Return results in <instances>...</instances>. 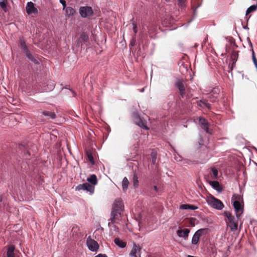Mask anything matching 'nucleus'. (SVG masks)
Returning a JSON list of instances; mask_svg holds the SVG:
<instances>
[{
	"mask_svg": "<svg viewBox=\"0 0 257 257\" xmlns=\"http://www.w3.org/2000/svg\"><path fill=\"white\" fill-rule=\"evenodd\" d=\"M224 214L227 218V220H226V222L231 231H236L238 227V220L239 219H237L236 217L235 218L230 212L228 211H225Z\"/></svg>",
	"mask_w": 257,
	"mask_h": 257,
	"instance_id": "1",
	"label": "nucleus"
},
{
	"mask_svg": "<svg viewBox=\"0 0 257 257\" xmlns=\"http://www.w3.org/2000/svg\"><path fill=\"white\" fill-rule=\"evenodd\" d=\"M207 202L211 206L218 210H221L224 207L223 203L213 196L208 198Z\"/></svg>",
	"mask_w": 257,
	"mask_h": 257,
	"instance_id": "2",
	"label": "nucleus"
},
{
	"mask_svg": "<svg viewBox=\"0 0 257 257\" xmlns=\"http://www.w3.org/2000/svg\"><path fill=\"white\" fill-rule=\"evenodd\" d=\"M133 116L134 122L136 124L142 128L146 130H149V127L147 125V121L145 120L142 119L137 112H134Z\"/></svg>",
	"mask_w": 257,
	"mask_h": 257,
	"instance_id": "3",
	"label": "nucleus"
},
{
	"mask_svg": "<svg viewBox=\"0 0 257 257\" xmlns=\"http://www.w3.org/2000/svg\"><path fill=\"white\" fill-rule=\"evenodd\" d=\"M207 230V228H201L196 231L192 237V244L194 245L197 244L199 241L200 237L203 234L206 233Z\"/></svg>",
	"mask_w": 257,
	"mask_h": 257,
	"instance_id": "4",
	"label": "nucleus"
},
{
	"mask_svg": "<svg viewBox=\"0 0 257 257\" xmlns=\"http://www.w3.org/2000/svg\"><path fill=\"white\" fill-rule=\"evenodd\" d=\"M243 203L237 201L232 202V205L235 209L236 216L237 219H240L243 212Z\"/></svg>",
	"mask_w": 257,
	"mask_h": 257,
	"instance_id": "5",
	"label": "nucleus"
},
{
	"mask_svg": "<svg viewBox=\"0 0 257 257\" xmlns=\"http://www.w3.org/2000/svg\"><path fill=\"white\" fill-rule=\"evenodd\" d=\"M79 13L82 18H87L93 14V11L90 7H81L79 9Z\"/></svg>",
	"mask_w": 257,
	"mask_h": 257,
	"instance_id": "6",
	"label": "nucleus"
},
{
	"mask_svg": "<svg viewBox=\"0 0 257 257\" xmlns=\"http://www.w3.org/2000/svg\"><path fill=\"white\" fill-rule=\"evenodd\" d=\"M86 244L88 248L92 251H96L99 248L97 242L92 239L90 236L87 239Z\"/></svg>",
	"mask_w": 257,
	"mask_h": 257,
	"instance_id": "7",
	"label": "nucleus"
},
{
	"mask_svg": "<svg viewBox=\"0 0 257 257\" xmlns=\"http://www.w3.org/2000/svg\"><path fill=\"white\" fill-rule=\"evenodd\" d=\"M77 190H86L91 193H93L94 190V187L88 183H85L82 184H79L76 187Z\"/></svg>",
	"mask_w": 257,
	"mask_h": 257,
	"instance_id": "8",
	"label": "nucleus"
},
{
	"mask_svg": "<svg viewBox=\"0 0 257 257\" xmlns=\"http://www.w3.org/2000/svg\"><path fill=\"white\" fill-rule=\"evenodd\" d=\"M175 86L179 89L181 97L185 95V86L183 81L178 80L175 83Z\"/></svg>",
	"mask_w": 257,
	"mask_h": 257,
	"instance_id": "9",
	"label": "nucleus"
},
{
	"mask_svg": "<svg viewBox=\"0 0 257 257\" xmlns=\"http://www.w3.org/2000/svg\"><path fill=\"white\" fill-rule=\"evenodd\" d=\"M190 230L188 228L181 229L179 227V229L177 231V235L180 237L186 239L188 238Z\"/></svg>",
	"mask_w": 257,
	"mask_h": 257,
	"instance_id": "10",
	"label": "nucleus"
},
{
	"mask_svg": "<svg viewBox=\"0 0 257 257\" xmlns=\"http://www.w3.org/2000/svg\"><path fill=\"white\" fill-rule=\"evenodd\" d=\"M123 207V205L121 199L117 198L115 199L112 205V209L121 212Z\"/></svg>",
	"mask_w": 257,
	"mask_h": 257,
	"instance_id": "11",
	"label": "nucleus"
},
{
	"mask_svg": "<svg viewBox=\"0 0 257 257\" xmlns=\"http://www.w3.org/2000/svg\"><path fill=\"white\" fill-rule=\"evenodd\" d=\"M26 10L27 13L29 14H37L38 13L37 9L34 7L33 3L30 2L27 4Z\"/></svg>",
	"mask_w": 257,
	"mask_h": 257,
	"instance_id": "12",
	"label": "nucleus"
},
{
	"mask_svg": "<svg viewBox=\"0 0 257 257\" xmlns=\"http://www.w3.org/2000/svg\"><path fill=\"white\" fill-rule=\"evenodd\" d=\"M121 212L112 209L110 220L112 223H115L118 218V215L120 214Z\"/></svg>",
	"mask_w": 257,
	"mask_h": 257,
	"instance_id": "13",
	"label": "nucleus"
},
{
	"mask_svg": "<svg viewBox=\"0 0 257 257\" xmlns=\"http://www.w3.org/2000/svg\"><path fill=\"white\" fill-rule=\"evenodd\" d=\"M197 105L201 107L205 106L209 109H211V105L208 103V100L206 99H203L197 101Z\"/></svg>",
	"mask_w": 257,
	"mask_h": 257,
	"instance_id": "14",
	"label": "nucleus"
},
{
	"mask_svg": "<svg viewBox=\"0 0 257 257\" xmlns=\"http://www.w3.org/2000/svg\"><path fill=\"white\" fill-rule=\"evenodd\" d=\"M199 121V123L201 124L202 128L203 130H204L206 132L208 133V123L207 120H206L203 117H200Z\"/></svg>",
	"mask_w": 257,
	"mask_h": 257,
	"instance_id": "15",
	"label": "nucleus"
},
{
	"mask_svg": "<svg viewBox=\"0 0 257 257\" xmlns=\"http://www.w3.org/2000/svg\"><path fill=\"white\" fill-rule=\"evenodd\" d=\"M141 248L139 245H137L136 244H134L133 247L130 253L131 256H133L134 257H137V253L138 252H139L141 250Z\"/></svg>",
	"mask_w": 257,
	"mask_h": 257,
	"instance_id": "16",
	"label": "nucleus"
},
{
	"mask_svg": "<svg viewBox=\"0 0 257 257\" xmlns=\"http://www.w3.org/2000/svg\"><path fill=\"white\" fill-rule=\"evenodd\" d=\"M209 184L217 191L220 192L222 190L219 183L217 181H209Z\"/></svg>",
	"mask_w": 257,
	"mask_h": 257,
	"instance_id": "17",
	"label": "nucleus"
},
{
	"mask_svg": "<svg viewBox=\"0 0 257 257\" xmlns=\"http://www.w3.org/2000/svg\"><path fill=\"white\" fill-rule=\"evenodd\" d=\"M87 181L89 182L93 186L96 185L98 182L97 177L94 174H92L90 175V177H88Z\"/></svg>",
	"mask_w": 257,
	"mask_h": 257,
	"instance_id": "18",
	"label": "nucleus"
},
{
	"mask_svg": "<svg viewBox=\"0 0 257 257\" xmlns=\"http://www.w3.org/2000/svg\"><path fill=\"white\" fill-rule=\"evenodd\" d=\"M15 246L13 245H10L8 248L7 257H15Z\"/></svg>",
	"mask_w": 257,
	"mask_h": 257,
	"instance_id": "19",
	"label": "nucleus"
},
{
	"mask_svg": "<svg viewBox=\"0 0 257 257\" xmlns=\"http://www.w3.org/2000/svg\"><path fill=\"white\" fill-rule=\"evenodd\" d=\"M42 114L48 117V118L54 119L56 118V114L52 111L44 110L42 112Z\"/></svg>",
	"mask_w": 257,
	"mask_h": 257,
	"instance_id": "20",
	"label": "nucleus"
},
{
	"mask_svg": "<svg viewBox=\"0 0 257 257\" xmlns=\"http://www.w3.org/2000/svg\"><path fill=\"white\" fill-rule=\"evenodd\" d=\"M180 208L182 209L196 210L198 208V207L192 204H185L180 205Z\"/></svg>",
	"mask_w": 257,
	"mask_h": 257,
	"instance_id": "21",
	"label": "nucleus"
},
{
	"mask_svg": "<svg viewBox=\"0 0 257 257\" xmlns=\"http://www.w3.org/2000/svg\"><path fill=\"white\" fill-rule=\"evenodd\" d=\"M231 201L233 202L234 201H237L239 203H242L243 202V198L242 197L237 194H234L231 198Z\"/></svg>",
	"mask_w": 257,
	"mask_h": 257,
	"instance_id": "22",
	"label": "nucleus"
},
{
	"mask_svg": "<svg viewBox=\"0 0 257 257\" xmlns=\"http://www.w3.org/2000/svg\"><path fill=\"white\" fill-rule=\"evenodd\" d=\"M65 10L66 15L68 17L73 16L76 13L75 10L73 8L70 7H67Z\"/></svg>",
	"mask_w": 257,
	"mask_h": 257,
	"instance_id": "23",
	"label": "nucleus"
},
{
	"mask_svg": "<svg viewBox=\"0 0 257 257\" xmlns=\"http://www.w3.org/2000/svg\"><path fill=\"white\" fill-rule=\"evenodd\" d=\"M26 56L33 62L35 64L38 63V60L32 55L31 52L29 51V50H27L25 52Z\"/></svg>",
	"mask_w": 257,
	"mask_h": 257,
	"instance_id": "24",
	"label": "nucleus"
},
{
	"mask_svg": "<svg viewBox=\"0 0 257 257\" xmlns=\"http://www.w3.org/2000/svg\"><path fill=\"white\" fill-rule=\"evenodd\" d=\"M114 243L118 246L121 247V248H123L124 247H125L126 246V243L124 241H123L122 240H120L119 238H115L114 240Z\"/></svg>",
	"mask_w": 257,
	"mask_h": 257,
	"instance_id": "25",
	"label": "nucleus"
},
{
	"mask_svg": "<svg viewBox=\"0 0 257 257\" xmlns=\"http://www.w3.org/2000/svg\"><path fill=\"white\" fill-rule=\"evenodd\" d=\"M129 181L126 177H124L122 181V187L123 191H126L128 188Z\"/></svg>",
	"mask_w": 257,
	"mask_h": 257,
	"instance_id": "26",
	"label": "nucleus"
},
{
	"mask_svg": "<svg viewBox=\"0 0 257 257\" xmlns=\"http://www.w3.org/2000/svg\"><path fill=\"white\" fill-rule=\"evenodd\" d=\"M238 52L236 51H233L231 54V58L233 61L232 65L234 64L238 58Z\"/></svg>",
	"mask_w": 257,
	"mask_h": 257,
	"instance_id": "27",
	"label": "nucleus"
},
{
	"mask_svg": "<svg viewBox=\"0 0 257 257\" xmlns=\"http://www.w3.org/2000/svg\"><path fill=\"white\" fill-rule=\"evenodd\" d=\"M80 39L83 42H87L89 40V36L86 33L83 32L80 36Z\"/></svg>",
	"mask_w": 257,
	"mask_h": 257,
	"instance_id": "28",
	"label": "nucleus"
},
{
	"mask_svg": "<svg viewBox=\"0 0 257 257\" xmlns=\"http://www.w3.org/2000/svg\"><path fill=\"white\" fill-rule=\"evenodd\" d=\"M152 164H155L157 160V153L156 151H153L151 154Z\"/></svg>",
	"mask_w": 257,
	"mask_h": 257,
	"instance_id": "29",
	"label": "nucleus"
},
{
	"mask_svg": "<svg viewBox=\"0 0 257 257\" xmlns=\"http://www.w3.org/2000/svg\"><path fill=\"white\" fill-rule=\"evenodd\" d=\"M211 170L212 175H213L212 176V179H217L218 177V170L214 167L211 168Z\"/></svg>",
	"mask_w": 257,
	"mask_h": 257,
	"instance_id": "30",
	"label": "nucleus"
},
{
	"mask_svg": "<svg viewBox=\"0 0 257 257\" xmlns=\"http://www.w3.org/2000/svg\"><path fill=\"white\" fill-rule=\"evenodd\" d=\"M257 9V6L253 5L249 7L246 11V15H247L251 12L255 11Z\"/></svg>",
	"mask_w": 257,
	"mask_h": 257,
	"instance_id": "31",
	"label": "nucleus"
},
{
	"mask_svg": "<svg viewBox=\"0 0 257 257\" xmlns=\"http://www.w3.org/2000/svg\"><path fill=\"white\" fill-rule=\"evenodd\" d=\"M133 183L135 188H137L139 185L138 177L137 175L135 173L133 176Z\"/></svg>",
	"mask_w": 257,
	"mask_h": 257,
	"instance_id": "32",
	"label": "nucleus"
},
{
	"mask_svg": "<svg viewBox=\"0 0 257 257\" xmlns=\"http://www.w3.org/2000/svg\"><path fill=\"white\" fill-rule=\"evenodd\" d=\"M87 156L88 160L91 163V164H94V161L92 153L90 152H87Z\"/></svg>",
	"mask_w": 257,
	"mask_h": 257,
	"instance_id": "33",
	"label": "nucleus"
},
{
	"mask_svg": "<svg viewBox=\"0 0 257 257\" xmlns=\"http://www.w3.org/2000/svg\"><path fill=\"white\" fill-rule=\"evenodd\" d=\"M133 25V30L134 33V35H136V34L138 33V26L137 24L134 21H133L132 22Z\"/></svg>",
	"mask_w": 257,
	"mask_h": 257,
	"instance_id": "34",
	"label": "nucleus"
},
{
	"mask_svg": "<svg viewBox=\"0 0 257 257\" xmlns=\"http://www.w3.org/2000/svg\"><path fill=\"white\" fill-rule=\"evenodd\" d=\"M252 60H253V63L255 65V66H256V67H257V60L255 58V54H254V52L253 50H252Z\"/></svg>",
	"mask_w": 257,
	"mask_h": 257,
	"instance_id": "35",
	"label": "nucleus"
},
{
	"mask_svg": "<svg viewBox=\"0 0 257 257\" xmlns=\"http://www.w3.org/2000/svg\"><path fill=\"white\" fill-rule=\"evenodd\" d=\"M0 6L5 12L7 11L6 3L5 2H1Z\"/></svg>",
	"mask_w": 257,
	"mask_h": 257,
	"instance_id": "36",
	"label": "nucleus"
},
{
	"mask_svg": "<svg viewBox=\"0 0 257 257\" xmlns=\"http://www.w3.org/2000/svg\"><path fill=\"white\" fill-rule=\"evenodd\" d=\"M21 45L22 48L24 49L25 52L27 51V50H28L25 42L24 41H21Z\"/></svg>",
	"mask_w": 257,
	"mask_h": 257,
	"instance_id": "37",
	"label": "nucleus"
},
{
	"mask_svg": "<svg viewBox=\"0 0 257 257\" xmlns=\"http://www.w3.org/2000/svg\"><path fill=\"white\" fill-rule=\"evenodd\" d=\"M135 43H136V37H135V35H134L132 38V39L131 41L130 45L132 46H135Z\"/></svg>",
	"mask_w": 257,
	"mask_h": 257,
	"instance_id": "38",
	"label": "nucleus"
},
{
	"mask_svg": "<svg viewBox=\"0 0 257 257\" xmlns=\"http://www.w3.org/2000/svg\"><path fill=\"white\" fill-rule=\"evenodd\" d=\"M60 3L63 6V10H64L66 8H67V7H66V2L65 0H60Z\"/></svg>",
	"mask_w": 257,
	"mask_h": 257,
	"instance_id": "39",
	"label": "nucleus"
},
{
	"mask_svg": "<svg viewBox=\"0 0 257 257\" xmlns=\"http://www.w3.org/2000/svg\"><path fill=\"white\" fill-rule=\"evenodd\" d=\"M95 257H107V256L105 254L99 253Z\"/></svg>",
	"mask_w": 257,
	"mask_h": 257,
	"instance_id": "40",
	"label": "nucleus"
},
{
	"mask_svg": "<svg viewBox=\"0 0 257 257\" xmlns=\"http://www.w3.org/2000/svg\"><path fill=\"white\" fill-rule=\"evenodd\" d=\"M178 4L180 5H182L184 2V0H178Z\"/></svg>",
	"mask_w": 257,
	"mask_h": 257,
	"instance_id": "41",
	"label": "nucleus"
},
{
	"mask_svg": "<svg viewBox=\"0 0 257 257\" xmlns=\"http://www.w3.org/2000/svg\"><path fill=\"white\" fill-rule=\"evenodd\" d=\"M154 190H155V191H157V190H158L157 187L156 186H154Z\"/></svg>",
	"mask_w": 257,
	"mask_h": 257,
	"instance_id": "42",
	"label": "nucleus"
},
{
	"mask_svg": "<svg viewBox=\"0 0 257 257\" xmlns=\"http://www.w3.org/2000/svg\"><path fill=\"white\" fill-rule=\"evenodd\" d=\"M54 87V84H53L52 85H51V89H53Z\"/></svg>",
	"mask_w": 257,
	"mask_h": 257,
	"instance_id": "43",
	"label": "nucleus"
},
{
	"mask_svg": "<svg viewBox=\"0 0 257 257\" xmlns=\"http://www.w3.org/2000/svg\"><path fill=\"white\" fill-rule=\"evenodd\" d=\"M242 222H241L240 224V228L242 226Z\"/></svg>",
	"mask_w": 257,
	"mask_h": 257,
	"instance_id": "44",
	"label": "nucleus"
},
{
	"mask_svg": "<svg viewBox=\"0 0 257 257\" xmlns=\"http://www.w3.org/2000/svg\"><path fill=\"white\" fill-rule=\"evenodd\" d=\"M0 201H1H1H2V197H0Z\"/></svg>",
	"mask_w": 257,
	"mask_h": 257,
	"instance_id": "45",
	"label": "nucleus"
},
{
	"mask_svg": "<svg viewBox=\"0 0 257 257\" xmlns=\"http://www.w3.org/2000/svg\"><path fill=\"white\" fill-rule=\"evenodd\" d=\"M165 1H167V2H168V1H169L170 0H165Z\"/></svg>",
	"mask_w": 257,
	"mask_h": 257,
	"instance_id": "46",
	"label": "nucleus"
}]
</instances>
